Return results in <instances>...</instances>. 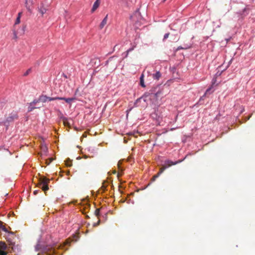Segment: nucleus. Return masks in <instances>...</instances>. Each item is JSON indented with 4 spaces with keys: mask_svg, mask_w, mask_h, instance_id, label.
<instances>
[{
    "mask_svg": "<svg viewBox=\"0 0 255 255\" xmlns=\"http://www.w3.org/2000/svg\"><path fill=\"white\" fill-rule=\"evenodd\" d=\"M222 72L223 71H220L219 70H218V71L216 73L214 78L213 79V81L214 82L212 83V85L211 86V87L207 89L205 93L201 99H202L203 97H205L206 95L208 94H210L214 91V90H212V89L214 86L215 85L216 82L218 81L219 82H220L222 80V77L221 76V74Z\"/></svg>",
    "mask_w": 255,
    "mask_h": 255,
    "instance_id": "f257e3e1",
    "label": "nucleus"
},
{
    "mask_svg": "<svg viewBox=\"0 0 255 255\" xmlns=\"http://www.w3.org/2000/svg\"><path fill=\"white\" fill-rule=\"evenodd\" d=\"M50 180L46 177H41L39 180V186L45 192L49 189L48 183Z\"/></svg>",
    "mask_w": 255,
    "mask_h": 255,
    "instance_id": "f03ea898",
    "label": "nucleus"
},
{
    "mask_svg": "<svg viewBox=\"0 0 255 255\" xmlns=\"http://www.w3.org/2000/svg\"><path fill=\"white\" fill-rule=\"evenodd\" d=\"M182 161V160H178L175 162H173L171 160H166L165 161V165H163L161 168H160L159 172L157 174L160 176V175L165 170L166 168L169 167L172 165H175L178 163H180Z\"/></svg>",
    "mask_w": 255,
    "mask_h": 255,
    "instance_id": "7ed1b4c3",
    "label": "nucleus"
},
{
    "mask_svg": "<svg viewBox=\"0 0 255 255\" xmlns=\"http://www.w3.org/2000/svg\"><path fill=\"white\" fill-rule=\"evenodd\" d=\"M10 251V248L8 247L4 242H0V255H7Z\"/></svg>",
    "mask_w": 255,
    "mask_h": 255,
    "instance_id": "20e7f679",
    "label": "nucleus"
},
{
    "mask_svg": "<svg viewBox=\"0 0 255 255\" xmlns=\"http://www.w3.org/2000/svg\"><path fill=\"white\" fill-rule=\"evenodd\" d=\"M39 100L40 102H41L42 103H45L47 101H54L57 100V97H47L46 95H41L39 97Z\"/></svg>",
    "mask_w": 255,
    "mask_h": 255,
    "instance_id": "39448f33",
    "label": "nucleus"
},
{
    "mask_svg": "<svg viewBox=\"0 0 255 255\" xmlns=\"http://www.w3.org/2000/svg\"><path fill=\"white\" fill-rule=\"evenodd\" d=\"M152 93H153L152 90H151L150 92L145 93L141 98L138 99L136 100V102L139 101L140 99H143L144 102H146L147 101V98L149 96L151 97Z\"/></svg>",
    "mask_w": 255,
    "mask_h": 255,
    "instance_id": "423d86ee",
    "label": "nucleus"
},
{
    "mask_svg": "<svg viewBox=\"0 0 255 255\" xmlns=\"http://www.w3.org/2000/svg\"><path fill=\"white\" fill-rule=\"evenodd\" d=\"M138 16L139 17V18L140 19L141 18V16L139 13V12H138V11H135L133 15H132L131 16H130V19L134 22H136L138 20H136V17Z\"/></svg>",
    "mask_w": 255,
    "mask_h": 255,
    "instance_id": "0eeeda50",
    "label": "nucleus"
},
{
    "mask_svg": "<svg viewBox=\"0 0 255 255\" xmlns=\"http://www.w3.org/2000/svg\"><path fill=\"white\" fill-rule=\"evenodd\" d=\"M33 4V0H26L25 1V6L27 9L31 12V7Z\"/></svg>",
    "mask_w": 255,
    "mask_h": 255,
    "instance_id": "6e6552de",
    "label": "nucleus"
},
{
    "mask_svg": "<svg viewBox=\"0 0 255 255\" xmlns=\"http://www.w3.org/2000/svg\"><path fill=\"white\" fill-rule=\"evenodd\" d=\"M100 0H96L94 2L92 8L91 9V12H94L99 6L100 4Z\"/></svg>",
    "mask_w": 255,
    "mask_h": 255,
    "instance_id": "1a4fd4ad",
    "label": "nucleus"
},
{
    "mask_svg": "<svg viewBox=\"0 0 255 255\" xmlns=\"http://www.w3.org/2000/svg\"><path fill=\"white\" fill-rule=\"evenodd\" d=\"M57 100H64L67 103H70L71 102H72L74 100H75V98H66L64 97H57Z\"/></svg>",
    "mask_w": 255,
    "mask_h": 255,
    "instance_id": "9d476101",
    "label": "nucleus"
},
{
    "mask_svg": "<svg viewBox=\"0 0 255 255\" xmlns=\"http://www.w3.org/2000/svg\"><path fill=\"white\" fill-rule=\"evenodd\" d=\"M108 21V15H107L105 18L103 19L101 23H100L99 25V28L100 29H102L103 28V27L105 26V25L107 23Z\"/></svg>",
    "mask_w": 255,
    "mask_h": 255,
    "instance_id": "9b49d317",
    "label": "nucleus"
},
{
    "mask_svg": "<svg viewBox=\"0 0 255 255\" xmlns=\"http://www.w3.org/2000/svg\"><path fill=\"white\" fill-rule=\"evenodd\" d=\"M161 74L159 71H157L155 73L152 74V77L154 79L158 80L161 77Z\"/></svg>",
    "mask_w": 255,
    "mask_h": 255,
    "instance_id": "f8f14e48",
    "label": "nucleus"
},
{
    "mask_svg": "<svg viewBox=\"0 0 255 255\" xmlns=\"http://www.w3.org/2000/svg\"><path fill=\"white\" fill-rule=\"evenodd\" d=\"M63 123L65 127H67L69 128L70 127L71 123L69 122L67 118H63Z\"/></svg>",
    "mask_w": 255,
    "mask_h": 255,
    "instance_id": "ddd939ff",
    "label": "nucleus"
},
{
    "mask_svg": "<svg viewBox=\"0 0 255 255\" xmlns=\"http://www.w3.org/2000/svg\"><path fill=\"white\" fill-rule=\"evenodd\" d=\"M17 118V114L15 113H14L12 114V115L11 116H9V117L7 118V121L11 122L14 119H16Z\"/></svg>",
    "mask_w": 255,
    "mask_h": 255,
    "instance_id": "4468645a",
    "label": "nucleus"
},
{
    "mask_svg": "<svg viewBox=\"0 0 255 255\" xmlns=\"http://www.w3.org/2000/svg\"><path fill=\"white\" fill-rule=\"evenodd\" d=\"M140 85L142 87H145V85L144 82V75L142 74L140 77Z\"/></svg>",
    "mask_w": 255,
    "mask_h": 255,
    "instance_id": "2eb2a0df",
    "label": "nucleus"
},
{
    "mask_svg": "<svg viewBox=\"0 0 255 255\" xmlns=\"http://www.w3.org/2000/svg\"><path fill=\"white\" fill-rule=\"evenodd\" d=\"M40 149H41V151L44 153H46L48 150V148H47V146H46L45 144H42L41 145Z\"/></svg>",
    "mask_w": 255,
    "mask_h": 255,
    "instance_id": "dca6fc26",
    "label": "nucleus"
},
{
    "mask_svg": "<svg viewBox=\"0 0 255 255\" xmlns=\"http://www.w3.org/2000/svg\"><path fill=\"white\" fill-rule=\"evenodd\" d=\"M47 9L43 7H41L39 8V11L40 12L42 15H43L45 13H46Z\"/></svg>",
    "mask_w": 255,
    "mask_h": 255,
    "instance_id": "f3484780",
    "label": "nucleus"
},
{
    "mask_svg": "<svg viewBox=\"0 0 255 255\" xmlns=\"http://www.w3.org/2000/svg\"><path fill=\"white\" fill-rule=\"evenodd\" d=\"M17 34H18V31L16 30V28H13V39H17Z\"/></svg>",
    "mask_w": 255,
    "mask_h": 255,
    "instance_id": "a211bd4d",
    "label": "nucleus"
},
{
    "mask_svg": "<svg viewBox=\"0 0 255 255\" xmlns=\"http://www.w3.org/2000/svg\"><path fill=\"white\" fill-rule=\"evenodd\" d=\"M35 248V250L36 251H39L42 249V247H41V245L40 244L39 242H38V243L36 244Z\"/></svg>",
    "mask_w": 255,
    "mask_h": 255,
    "instance_id": "6ab92c4d",
    "label": "nucleus"
},
{
    "mask_svg": "<svg viewBox=\"0 0 255 255\" xmlns=\"http://www.w3.org/2000/svg\"><path fill=\"white\" fill-rule=\"evenodd\" d=\"M20 18L19 17H17L16 19L15 20V23L13 26L14 28H16V25L20 23Z\"/></svg>",
    "mask_w": 255,
    "mask_h": 255,
    "instance_id": "aec40b11",
    "label": "nucleus"
},
{
    "mask_svg": "<svg viewBox=\"0 0 255 255\" xmlns=\"http://www.w3.org/2000/svg\"><path fill=\"white\" fill-rule=\"evenodd\" d=\"M0 228L4 232H8V230L4 226L2 225V223H0Z\"/></svg>",
    "mask_w": 255,
    "mask_h": 255,
    "instance_id": "412c9836",
    "label": "nucleus"
},
{
    "mask_svg": "<svg viewBox=\"0 0 255 255\" xmlns=\"http://www.w3.org/2000/svg\"><path fill=\"white\" fill-rule=\"evenodd\" d=\"M39 102H40L39 98H38V99H37V100L36 99V100H33L32 102H31L29 104V105L33 106V105L36 104V103H37Z\"/></svg>",
    "mask_w": 255,
    "mask_h": 255,
    "instance_id": "4be33fe9",
    "label": "nucleus"
},
{
    "mask_svg": "<svg viewBox=\"0 0 255 255\" xmlns=\"http://www.w3.org/2000/svg\"><path fill=\"white\" fill-rule=\"evenodd\" d=\"M94 214L96 215V216H97L98 218L100 215V209H96L95 211Z\"/></svg>",
    "mask_w": 255,
    "mask_h": 255,
    "instance_id": "5701e85b",
    "label": "nucleus"
},
{
    "mask_svg": "<svg viewBox=\"0 0 255 255\" xmlns=\"http://www.w3.org/2000/svg\"><path fill=\"white\" fill-rule=\"evenodd\" d=\"M159 175L157 173L156 174L154 175L151 178V180L152 182L154 181L158 177Z\"/></svg>",
    "mask_w": 255,
    "mask_h": 255,
    "instance_id": "b1692460",
    "label": "nucleus"
},
{
    "mask_svg": "<svg viewBox=\"0 0 255 255\" xmlns=\"http://www.w3.org/2000/svg\"><path fill=\"white\" fill-rule=\"evenodd\" d=\"M36 107H33L32 106L30 105L28 108V112H31L34 109H35Z\"/></svg>",
    "mask_w": 255,
    "mask_h": 255,
    "instance_id": "393cba45",
    "label": "nucleus"
},
{
    "mask_svg": "<svg viewBox=\"0 0 255 255\" xmlns=\"http://www.w3.org/2000/svg\"><path fill=\"white\" fill-rule=\"evenodd\" d=\"M45 251H49L50 250H52L53 252H55L54 249H53L52 248H50L49 246H47L45 249H44Z\"/></svg>",
    "mask_w": 255,
    "mask_h": 255,
    "instance_id": "a878e982",
    "label": "nucleus"
},
{
    "mask_svg": "<svg viewBox=\"0 0 255 255\" xmlns=\"http://www.w3.org/2000/svg\"><path fill=\"white\" fill-rule=\"evenodd\" d=\"M31 69L29 68L23 74V76H26L27 75H28L30 72H31Z\"/></svg>",
    "mask_w": 255,
    "mask_h": 255,
    "instance_id": "bb28decb",
    "label": "nucleus"
},
{
    "mask_svg": "<svg viewBox=\"0 0 255 255\" xmlns=\"http://www.w3.org/2000/svg\"><path fill=\"white\" fill-rule=\"evenodd\" d=\"M169 34H170L169 33H166L164 35L163 40H165V39H167L169 37Z\"/></svg>",
    "mask_w": 255,
    "mask_h": 255,
    "instance_id": "cd10ccee",
    "label": "nucleus"
},
{
    "mask_svg": "<svg viewBox=\"0 0 255 255\" xmlns=\"http://www.w3.org/2000/svg\"><path fill=\"white\" fill-rule=\"evenodd\" d=\"M100 220H98V222H97L96 224H95L94 225V226H98V225H99V224H100Z\"/></svg>",
    "mask_w": 255,
    "mask_h": 255,
    "instance_id": "c85d7f7f",
    "label": "nucleus"
},
{
    "mask_svg": "<svg viewBox=\"0 0 255 255\" xmlns=\"http://www.w3.org/2000/svg\"><path fill=\"white\" fill-rule=\"evenodd\" d=\"M101 188L103 190H105L106 188V187L104 185H103V186H102Z\"/></svg>",
    "mask_w": 255,
    "mask_h": 255,
    "instance_id": "c756f323",
    "label": "nucleus"
},
{
    "mask_svg": "<svg viewBox=\"0 0 255 255\" xmlns=\"http://www.w3.org/2000/svg\"><path fill=\"white\" fill-rule=\"evenodd\" d=\"M38 191H39V190H35V191L33 192V194H34V195H36V194L38 193Z\"/></svg>",
    "mask_w": 255,
    "mask_h": 255,
    "instance_id": "7c9ffc66",
    "label": "nucleus"
},
{
    "mask_svg": "<svg viewBox=\"0 0 255 255\" xmlns=\"http://www.w3.org/2000/svg\"><path fill=\"white\" fill-rule=\"evenodd\" d=\"M21 14H22V12H19L17 17H19V18H20Z\"/></svg>",
    "mask_w": 255,
    "mask_h": 255,
    "instance_id": "2f4dec72",
    "label": "nucleus"
},
{
    "mask_svg": "<svg viewBox=\"0 0 255 255\" xmlns=\"http://www.w3.org/2000/svg\"><path fill=\"white\" fill-rule=\"evenodd\" d=\"M133 50V48H130L127 51V53H128L129 51H131Z\"/></svg>",
    "mask_w": 255,
    "mask_h": 255,
    "instance_id": "473e14b6",
    "label": "nucleus"
},
{
    "mask_svg": "<svg viewBox=\"0 0 255 255\" xmlns=\"http://www.w3.org/2000/svg\"><path fill=\"white\" fill-rule=\"evenodd\" d=\"M53 160L52 158H49V162L47 164H49Z\"/></svg>",
    "mask_w": 255,
    "mask_h": 255,
    "instance_id": "72a5a7b5",
    "label": "nucleus"
},
{
    "mask_svg": "<svg viewBox=\"0 0 255 255\" xmlns=\"http://www.w3.org/2000/svg\"><path fill=\"white\" fill-rule=\"evenodd\" d=\"M159 94V92H157L156 94H155V96H157V95Z\"/></svg>",
    "mask_w": 255,
    "mask_h": 255,
    "instance_id": "f704fd0d",
    "label": "nucleus"
},
{
    "mask_svg": "<svg viewBox=\"0 0 255 255\" xmlns=\"http://www.w3.org/2000/svg\"><path fill=\"white\" fill-rule=\"evenodd\" d=\"M226 40H227V41L228 42V40H229V39H226Z\"/></svg>",
    "mask_w": 255,
    "mask_h": 255,
    "instance_id": "c9c22d12",
    "label": "nucleus"
},
{
    "mask_svg": "<svg viewBox=\"0 0 255 255\" xmlns=\"http://www.w3.org/2000/svg\"><path fill=\"white\" fill-rule=\"evenodd\" d=\"M22 30H23V31H24V28H23V29H22Z\"/></svg>",
    "mask_w": 255,
    "mask_h": 255,
    "instance_id": "e433bc0d",
    "label": "nucleus"
},
{
    "mask_svg": "<svg viewBox=\"0 0 255 255\" xmlns=\"http://www.w3.org/2000/svg\"><path fill=\"white\" fill-rule=\"evenodd\" d=\"M166 0H164L163 1H165Z\"/></svg>",
    "mask_w": 255,
    "mask_h": 255,
    "instance_id": "4c0bfd02",
    "label": "nucleus"
}]
</instances>
